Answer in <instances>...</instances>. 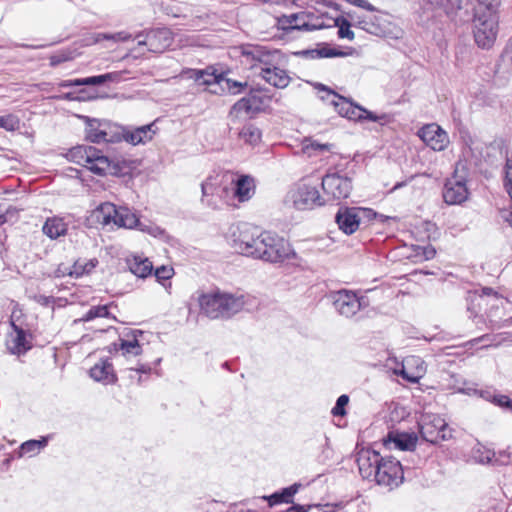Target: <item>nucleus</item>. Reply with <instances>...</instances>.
I'll return each instance as SVG.
<instances>
[{
	"mask_svg": "<svg viewBox=\"0 0 512 512\" xmlns=\"http://www.w3.org/2000/svg\"><path fill=\"white\" fill-rule=\"evenodd\" d=\"M20 127V120L19 118L14 114H6L3 116H0V128L8 131V132H14L18 130Z\"/></svg>",
	"mask_w": 512,
	"mask_h": 512,
	"instance_id": "obj_44",
	"label": "nucleus"
},
{
	"mask_svg": "<svg viewBox=\"0 0 512 512\" xmlns=\"http://www.w3.org/2000/svg\"><path fill=\"white\" fill-rule=\"evenodd\" d=\"M119 75L118 73H106L102 75L97 76H91L87 78H79V79H73V80H67L63 82L60 86L61 87H73V86H96L101 85L106 82H113L118 80Z\"/></svg>",
	"mask_w": 512,
	"mask_h": 512,
	"instance_id": "obj_26",
	"label": "nucleus"
},
{
	"mask_svg": "<svg viewBox=\"0 0 512 512\" xmlns=\"http://www.w3.org/2000/svg\"><path fill=\"white\" fill-rule=\"evenodd\" d=\"M65 156L70 162L78 164L98 176L123 175L124 170L128 168L125 161L110 159L100 149L89 145L72 147Z\"/></svg>",
	"mask_w": 512,
	"mask_h": 512,
	"instance_id": "obj_3",
	"label": "nucleus"
},
{
	"mask_svg": "<svg viewBox=\"0 0 512 512\" xmlns=\"http://www.w3.org/2000/svg\"><path fill=\"white\" fill-rule=\"evenodd\" d=\"M258 75L268 84L280 89L286 88L291 81L288 72L279 66L276 52L272 55L271 65L262 68Z\"/></svg>",
	"mask_w": 512,
	"mask_h": 512,
	"instance_id": "obj_13",
	"label": "nucleus"
},
{
	"mask_svg": "<svg viewBox=\"0 0 512 512\" xmlns=\"http://www.w3.org/2000/svg\"><path fill=\"white\" fill-rule=\"evenodd\" d=\"M335 309L343 316L351 317L362 307L361 298L350 290H339L333 294Z\"/></svg>",
	"mask_w": 512,
	"mask_h": 512,
	"instance_id": "obj_15",
	"label": "nucleus"
},
{
	"mask_svg": "<svg viewBox=\"0 0 512 512\" xmlns=\"http://www.w3.org/2000/svg\"><path fill=\"white\" fill-rule=\"evenodd\" d=\"M418 425L421 437L432 444L446 441L452 437V429L448 426L445 419L438 414H422Z\"/></svg>",
	"mask_w": 512,
	"mask_h": 512,
	"instance_id": "obj_7",
	"label": "nucleus"
},
{
	"mask_svg": "<svg viewBox=\"0 0 512 512\" xmlns=\"http://www.w3.org/2000/svg\"><path fill=\"white\" fill-rule=\"evenodd\" d=\"M346 1L351 4L356 5L358 7L370 9V4L367 2V0H346Z\"/></svg>",
	"mask_w": 512,
	"mask_h": 512,
	"instance_id": "obj_56",
	"label": "nucleus"
},
{
	"mask_svg": "<svg viewBox=\"0 0 512 512\" xmlns=\"http://www.w3.org/2000/svg\"><path fill=\"white\" fill-rule=\"evenodd\" d=\"M321 185L324 193L333 200L348 198L353 189L351 179L337 173L325 175Z\"/></svg>",
	"mask_w": 512,
	"mask_h": 512,
	"instance_id": "obj_11",
	"label": "nucleus"
},
{
	"mask_svg": "<svg viewBox=\"0 0 512 512\" xmlns=\"http://www.w3.org/2000/svg\"><path fill=\"white\" fill-rule=\"evenodd\" d=\"M224 79L223 74H216L215 71L210 72L209 69L195 71V80L202 85L220 84Z\"/></svg>",
	"mask_w": 512,
	"mask_h": 512,
	"instance_id": "obj_37",
	"label": "nucleus"
},
{
	"mask_svg": "<svg viewBox=\"0 0 512 512\" xmlns=\"http://www.w3.org/2000/svg\"><path fill=\"white\" fill-rule=\"evenodd\" d=\"M257 259L270 263H285L297 258V253L285 238L269 231H263Z\"/></svg>",
	"mask_w": 512,
	"mask_h": 512,
	"instance_id": "obj_5",
	"label": "nucleus"
},
{
	"mask_svg": "<svg viewBox=\"0 0 512 512\" xmlns=\"http://www.w3.org/2000/svg\"><path fill=\"white\" fill-rule=\"evenodd\" d=\"M230 186H233L230 194L239 202L250 200L256 190L255 179L250 175H236L232 173V183Z\"/></svg>",
	"mask_w": 512,
	"mask_h": 512,
	"instance_id": "obj_19",
	"label": "nucleus"
},
{
	"mask_svg": "<svg viewBox=\"0 0 512 512\" xmlns=\"http://www.w3.org/2000/svg\"><path fill=\"white\" fill-rule=\"evenodd\" d=\"M321 91L326 92L325 99L329 102L330 105L333 106L334 110L342 117L345 113H347V109L350 108L353 103L351 100L341 96L330 88L321 85Z\"/></svg>",
	"mask_w": 512,
	"mask_h": 512,
	"instance_id": "obj_30",
	"label": "nucleus"
},
{
	"mask_svg": "<svg viewBox=\"0 0 512 512\" xmlns=\"http://www.w3.org/2000/svg\"><path fill=\"white\" fill-rule=\"evenodd\" d=\"M129 372L130 379L140 385L150 377L152 368L148 364H140L136 368H130Z\"/></svg>",
	"mask_w": 512,
	"mask_h": 512,
	"instance_id": "obj_40",
	"label": "nucleus"
},
{
	"mask_svg": "<svg viewBox=\"0 0 512 512\" xmlns=\"http://www.w3.org/2000/svg\"><path fill=\"white\" fill-rule=\"evenodd\" d=\"M500 0H476L473 8V36L478 47L491 48L499 30Z\"/></svg>",
	"mask_w": 512,
	"mask_h": 512,
	"instance_id": "obj_2",
	"label": "nucleus"
},
{
	"mask_svg": "<svg viewBox=\"0 0 512 512\" xmlns=\"http://www.w3.org/2000/svg\"><path fill=\"white\" fill-rule=\"evenodd\" d=\"M23 313L21 312V314L18 312L16 313V323L19 322L20 318L22 317Z\"/></svg>",
	"mask_w": 512,
	"mask_h": 512,
	"instance_id": "obj_59",
	"label": "nucleus"
},
{
	"mask_svg": "<svg viewBox=\"0 0 512 512\" xmlns=\"http://www.w3.org/2000/svg\"><path fill=\"white\" fill-rule=\"evenodd\" d=\"M198 303L200 311L211 319L228 318L239 312L245 304L243 296L221 291L200 294Z\"/></svg>",
	"mask_w": 512,
	"mask_h": 512,
	"instance_id": "obj_4",
	"label": "nucleus"
},
{
	"mask_svg": "<svg viewBox=\"0 0 512 512\" xmlns=\"http://www.w3.org/2000/svg\"><path fill=\"white\" fill-rule=\"evenodd\" d=\"M425 373L424 361L419 356L414 355L405 357L401 368L394 370V374L411 383H418Z\"/></svg>",
	"mask_w": 512,
	"mask_h": 512,
	"instance_id": "obj_16",
	"label": "nucleus"
},
{
	"mask_svg": "<svg viewBox=\"0 0 512 512\" xmlns=\"http://www.w3.org/2000/svg\"><path fill=\"white\" fill-rule=\"evenodd\" d=\"M349 402V397L345 394L338 397L335 406L332 408L331 413L334 416H344L346 415L345 406Z\"/></svg>",
	"mask_w": 512,
	"mask_h": 512,
	"instance_id": "obj_48",
	"label": "nucleus"
},
{
	"mask_svg": "<svg viewBox=\"0 0 512 512\" xmlns=\"http://www.w3.org/2000/svg\"><path fill=\"white\" fill-rule=\"evenodd\" d=\"M48 438L47 437H41V439L36 440H28L21 444L19 447L18 457L23 456H34L38 454L44 447L47 446Z\"/></svg>",
	"mask_w": 512,
	"mask_h": 512,
	"instance_id": "obj_34",
	"label": "nucleus"
},
{
	"mask_svg": "<svg viewBox=\"0 0 512 512\" xmlns=\"http://www.w3.org/2000/svg\"><path fill=\"white\" fill-rule=\"evenodd\" d=\"M330 148H331L330 144H321L316 141H311L309 144H306L304 146V150L308 153L310 151H320V152L329 151Z\"/></svg>",
	"mask_w": 512,
	"mask_h": 512,
	"instance_id": "obj_51",
	"label": "nucleus"
},
{
	"mask_svg": "<svg viewBox=\"0 0 512 512\" xmlns=\"http://www.w3.org/2000/svg\"><path fill=\"white\" fill-rule=\"evenodd\" d=\"M155 123L137 127L133 130H125L122 134L123 140L132 145L145 144L151 141L156 134Z\"/></svg>",
	"mask_w": 512,
	"mask_h": 512,
	"instance_id": "obj_24",
	"label": "nucleus"
},
{
	"mask_svg": "<svg viewBox=\"0 0 512 512\" xmlns=\"http://www.w3.org/2000/svg\"><path fill=\"white\" fill-rule=\"evenodd\" d=\"M365 211V209L357 207L341 208L336 214V223L344 233L353 234L358 230L361 214H364Z\"/></svg>",
	"mask_w": 512,
	"mask_h": 512,
	"instance_id": "obj_17",
	"label": "nucleus"
},
{
	"mask_svg": "<svg viewBox=\"0 0 512 512\" xmlns=\"http://www.w3.org/2000/svg\"><path fill=\"white\" fill-rule=\"evenodd\" d=\"M356 463L361 477L379 486L392 490L404 481L400 461L391 456L383 457L375 450L363 448L356 454Z\"/></svg>",
	"mask_w": 512,
	"mask_h": 512,
	"instance_id": "obj_1",
	"label": "nucleus"
},
{
	"mask_svg": "<svg viewBox=\"0 0 512 512\" xmlns=\"http://www.w3.org/2000/svg\"><path fill=\"white\" fill-rule=\"evenodd\" d=\"M90 377L103 384H114L117 381V374L109 359H100L89 370Z\"/></svg>",
	"mask_w": 512,
	"mask_h": 512,
	"instance_id": "obj_22",
	"label": "nucleus"
},
{
	"mask_svg": "<svg viewBox=\"0 0 512 512\" xmlns=\"http://www.w3.org/2000/svg\"><path fill=\"white\" fill-rule=\"evenodd\" d=\"M487 340H489V341H490V340H492V339H491V336H490L489 334H484V335H482V336H480V337H477V338L472 339L469 343H471L472 345H474V344H477V343H479V342L487 341Z\"/></svg>",
	"mask_w": 512,
	"mask_h": 512,
	"instance_id": "obj_57",
	"label": "nucleus"
},
{
	"mask_svg": "<svg viewBox=\"0 0 512 512\" xmlns=\"http://www.w3.org/2000/svg\"><path fill=\"white\" fill-rule=\"evenodd\" d=\"M42 231L50 239H57L67 233L68 225L63 218L53 216L47 218L42 227Z\"/></svg>",
	"mask_w": 512,
	"mask_h": 512,
	"instance_id": "obj_28",
	"label": "nucleus"
},
{
	"mask_svg": "<svg viewBox=\"0 0 512 512\" xmlns=\"http://www.w3.org/2000/svg\"><path fill=\"white\" fill-rule=\"evenodd\" d=\"M435 255V248L432 245H426L415 246L411 257L414 258V262H423L433 259Z\"/></svg>",
	"mask_w": 512,
	"mask_h": 512,
	"instance_id": "obj_41",
	"label": "nucleus"
},
{
	"mask_svg": "<svg viewBox=\"0 0 512 512\" xmlns=\"http://www.w3.org/2000/svg\"><path fill=\"white\" fill-rule=\"evenodd\" d=\"M418 437L414 432H400L398 430L390 431L383 439L385 446L393 443L394 447L402 451H412L415 449Z\"/></svg>",
	"mask_w": 512,
	"mask_h": 512,
	"instance_id": "obj_23",
	"label": "nucleus"
},
{
	"mask_svg": "<svg viewBox=\"0 0 512 512\" xmlns=\"http://www.w3.org/2000/svg\"><path fill=\"white\" fill-rule=\"evenodd\" d=\"M18 312L21 314V308L18 304H15L10 316V325L14 335L11 336L9 349L13 354L23 355L32 348L33 335L16 324L15 318Z\"/></svg>",
	"mask_w": 512,
	"mask_h": 512,
	"instance_id": "obj_10",
	"label": "nucleus"
},
{
	"mask_svg": "<svg viewBox=\"0 0 512 512\" xmlns=\"http://www.w3.org/2000/svg\"><path fill=\"white\" fill-rule=\"evenodd\" d=\"M262 240L263 232H259L257 228L245 226L234 239V245L241 254L257 259Z\"/></svg>",
	"mask_w": 512,
	"mask_h": 512,
	"instance_id": "obj_9",
	"label": "nucleus"
},
{
	"mask_svg": "<svg viewBox=\"0 0 512 512\" xmlns=\"http://www.w3.org/2000/svg\"><path fill=\"white\" fill-rule=\"evenodd\" d=\"M113 304L92 306L82 317L81 321L88 322L96 318H110L109 308Z\"/></svg>",
	"mask_w": 512,
	"mask_h": 512,
	"instance_id": "obj_39",
	"label": "nucleus"
},
{
	"mask_svg": "<svg viewBox=\"0 0 512 512\" xmlns=\"http://www.w3.org/2000/svg\"><path fill=\"white\" fill-rule=\"evenodd\" d=\"M507 405L512 407V401H507Z\"/></svg>",
	"mask_w": 512,
	"mask_h": 512,
	"instance_id": "obj_61",
	"label": "nucleus"
},
{
	"mask_svg": "<svg viewBox=\"0 0 512 512\" xmlns=\"http://www.w3.org/2000/svg\"><path fill=\"white\" fill-rule=\"evenodd\" d=\"M468 196L469 190L464 178L454 174L447 179L443 191V198L447 204H462L468 199Z\"/></svg>",
	"mask_w": 512,
	"mask_h": 512,
	"instance_id": "obj_14",
	"label": "nucleus"
},
{
	"mask_svg": "<svg viewBox=\"0 0 512 512\" xmlns=\"http://www.w3.org/2000/svg\"><path fill=\"white\" fill-rule=\"evenodd\" d=\"M154 275L159 281L168 280L174 275V269L172 266L162 265L155 269Z\"/></svg>",
	"mask_w": 512,
	"mask_h": 512,
	"instance_id": "obj_49",
	"label": "nucleus"
},
{
	"mask_svg": "<svg viewBox=\"0 0 512 512\" xmlns=\"http://www.w3.org/2000/svg\"><path fill=\"white\" fill-rule=\"evenodd\" d=\"M446 0H427V4L431 6L432 9H442L444 11Z\"/></svg>",
	"mask_w": 512,
	"mask_h": 512,
	"instance_id": "obj_55",
	"label": "nucleus"
},
{
	"mask_svg": "<svg viewBox=\"0 0 512 512\" xmlns=\"http://www.w3.org/2000/svg\"><path fill=\"white\" fill-rule=\"evenodd\" d=\"M296 203H302L303 205H318L321 206L324 202L321 200L319 191L315 187L304 186L299 191V199Z\"/></svg>",
	"mask_w": 512,
	"mask_h": 512,
	"instance_id": "obj_35",
	"label": "nucleus"
},
{
	"mask_svg": "<svg viewBox=\"0 0 512 512\" xmlns=\"http://www.w3.org/2000/svg\"><path fill=\"white\" fill-rule=\"evenodd\" d=\"M129 270L140 278H146L152 274L153 264L148 258L142 256H132L127 260Z\"/></svg>",
	"mask_w": 512,
	"mask_h": 512,
	"instance_id": "obj_29",
	"label": "nucleus"
},
{
	"mask_svg": "<svg viewBox=\"0 0 512 512\" xmlns=\"http://www.w3.org/2000/svg\"><path fill=\"white\" fill-rule=\"evenodd\" d=\"M6 222V217L4 215H0V225Z\"/></svg>",
	"mask_w": 512,
	"mask_h": 512,
	"instance_id": "obj_58",
	"label": "nucleus"
},
{
	"mask_svg": "<svg viewBox=\"0 0 512 512\" xmlns=\"http://www.w3.org/2000/svg\"><path fill=\"white\" fill-rule=\"evenodd\" d=\"M95 221L103 227L132 229L137 226V216L126 207H117L113 203L100 204L92 213Z\"/></svg>",
	"mask_w": 512,
	"mask_h": 512,
	"instance_id": "obj_6",
	"label": "nucleus"
},
{
	"mask_svg": "<svg viewBox=\"0 0 512 512\" xmlns=\"http://www.w3.org/2000/svg\"><path fill=\"white\" fill-rule=\"evenodd\" d=\"M87 138L93 143L112 142L113 141V139L108 137V134L106 131L98 129V128H92V126H90V128L87 132Z\"/></svg>",
	"mask_w": 512,
	"mask_h": 512,
	"instance_id": "obj_45",
	"label": "nucleus"
},
{
	"mask_svg": "<svg viewBox=\"0 0 512 512\" xmlns=\"http://www.w3.org/2000/svg\"><path fill=\"white\" fill-rule=\"evenodd\" d=\"M494 308L498 309L499 308L498 304H492L491 309L489 311H486L487 317H492V309H494ZM503 325L504 324L501 322V318H499V320L490 318L487 323V328L493 330L495 328H500Z\"/></svg>",
	"mask_w": 512,
	"mask_h": 512,
	"instance_id": "obj_52",
	"label": "nucleus"
},
{
	"mask_svg": "<svg viewBox=\"0 0 512 512\" xmlns=\"http://www.w3.org/2000/svg\"><path fill=\"white\" fill-rule=\"evenodd\" d=\"M507 221L509 222L510 226L512 227V212L509 214Z\"/></svg>",
	"mask_w": 512,
	"mask_h": 512,
	"instance_id": "obj_60",
	"label": "nucleus"
},
{
	"mask_svg": "<svg viewBox=\"0 0 512 512\" xmlns=\"http://www.w3.org/2000/svg\"><path fill=\"white\" fill-rule=\"evenodd\" d=\"M73 56L69 51H63L53 54L49 57V64L51 67L58 66L64 62L71 61Z\"/></svg>",
	"mask_w": 512,
	"mask_h": 512,
	"instance_id": "obj_47",
	"label": "nucleus"
},
{
	"mask_svg": "<svg viewBox=\"0 0 512 512\" xmlns=\"http://www.w3.org/2000/svg\"><path fill=\"white\" fill-rule=\"evenodd\" d=\"M274 53L275 52L268 51L261 46H251L243 49V62L249 66L250 69H258L260 72L266 65H271L272 55Z\"/></svg>",
	"mask_w": 512,
	"mask_h": 512,
	"instance_id": "obj_20",
	"label": "nucleus"
},
{
	"mask_svg": "<svg viewBox=\"0 0 512 512\" xmlns=\"http://www.w3.org/2000/svg\"><path fill=\"white\" fill-rule=\"evenodd\" d=\"M339 38H347L349 40L354 39V32L351 30V25L348 21L344 20L338 29Z\"/></svg>",
	"mask_w": 512,
	"mask_h": 512,
	"instance_id": "obj_50",
	"label": "nucleus"
},
{
	"mask_svg": "<svg viewBox=\"0 0 512 512\" xmlns=\"http://www.w3.org/2000/svg\"><path fill=\"white\" fill-rule=\"evenodd\" d=\"M312 505H292L285 512H309Z\"/></svg>",
	"mask_w": 512,
	"mask_h": 512,
	"instance_id": "obj_54",
	"label": "nucleus"
},
{
	"mask_svg": "<svg viewBox=\"0 0 512 512\" xmlns=\"http://www.w3.org/2000/svg\"><path fill=\"white\" fill-rule=\"evenodd\" d=\"M125 357L138 356L142 353V346L139 343L136 334L133 333L128 339H120L117 348Z\"/></svg>",
	"mask_w": 512,
	"mask_h": 512,
	"instance_id": "obj_33",
	"label": "nucleus"
},
{
	"mask_svg": "<svg viewBox=\"0 0 512 512\" xmlns=\"http://www.w3.org/2000/svg\"><path fill=\"white\" fill-rule=\"evenodd\" d=\"M132 39L131 34L121 31L114 34L98 33L95 35L94 42H100L103 40H112L114 42H126Z\"/></svg>",
	"mask_w": 512,
	"mask_h": 512,
	"instance_id": "obj_43",
	"label": "nucleus"
},
{
	"mask_svg": "<svg viewBox=\"0 0 512 512\" xmlns=\"http://www.w3.org/2000/svg\"><path fill=\"white\" fill-rule=\"evenodd\" d=\"M98 265V260L96 258L93 259H77L69 270V275L72 277H82L84 275L90 274L95 267Z\"/></svg>",
	"mask_w": 512,
	"mask_h": 512,
	"instance_id": "obj_32",
	"label": "nucleus"
},
{
	"mask_svg": "<svg viewBox=\"0 0 512 512\" xmlns=\"http://www.w3.org/2000/svg\"><path fill=\"white\" fill-rule=\"evenodd\" d=\"M172 32L167 28H158L147 33L144 44L153 53H162L173 44Z\"/></svg>",
	"mask_w": 512,
	"mask_h": 512,
	"instance_id": "obj_18",
	"label": "nucleus"
},
{
	"mask_svg": "<svg viewBox=\"0 0 512 512\" xmlns=\"http://www.w3.org/2000/svg\"><path fill=\"white\" fill-rule=\"evenodd\" d=\"M256 114L252 109L248 99L246 97H242L239 99L234 105L231 107L229 111V117L232 120H239L243 117L250 116Z\"/></svg>",
	"mask_w": 512,
	"mask_h": 512,
	"instance_id": "obj_36",
	"label": "nucleus"
},
{
	"mask_svg": "<svg viewBox=\"0 0 512 512\" xmlns=\"http://www.w3.org/2000/svg\"><path fill=\"white\" fill-rule=\"evenodd\" d=\"M262 133L259 128L253 124L245 125L239 132V138L245 143L256 145L261 140Z\"/></svg>",
	"mask_w": 512,
	"mask_h": 512,
	"instance_id": "obj_38",
	"label": "nucleus"
},
{
	"mask_svg": "<svg viewBox=\"0 0 512 512\" xmlns=\"http://www.w3.org/2000/svg\"><path fill=\"white\" fill-rule=\"evenodd\" d=\"M225 80L227 82L228 89L234 94L241 92L247 86L246 82L242 83V82L234 81L231 79H225Z\"/></svg>",
	"mask_w": 512,
	"mask_h": 512,
	"instance_id": "obj_53",
	"label": "nucleus"
},
{
	"mask_svg": "<svg viewBox=\"0 0 512 512\" xmlns=\"http://www.w3.org/2000/svg\"><path fill=\"white\" fill-rule=\"evenodd\" d=\"M300 484H293L289 487L283 488L281 491H277L271 495L263 496L262 499L267 502L270 507L279 504H291L295 494L300 488Z\"/></svg>",
	"mask_w": 512,
	"mask_h": 512,
	"instance_id": "obj_27",
	"label": "nucleus"
},
{
	"mask_svg": "<svg viewBox=\"0 0 512 512\" xmlns=\"http://www.w3.org/2000/svg\"><path fill=\"white\" fill-rule=\"evenodd\" d=\"M417 136L427 147L435 152L446 150L450 144L448 133L437 123L423 125L417 131Z\"/></svg>",
	"mask_w": 512,
	"mask_h": 512,
	"instance_id": "obj_8",
	"label": "nucleus"
},
{
	"mask_svg": "<svg viewBox=\"0 0 512 512\" xmlns=\"http://www.w3.org/2000/svg\"><path fill=\"white\" fill-rule=\"evenodd\" d=\"M246 98L248 99L255 113L260 112L270 100L269 97L260 95L258 90H251Z\"/></svg>",
	"mask_w": 512,
	"mask_h": 512,
	"instance_id": "obj_42",
	"label": "nucleus"
},
{
	"mask_svg": "<svg viewBox=\"0 0 512 512\" xmlns=\"http://www.w3.org/2000/svg\"><path fill=\"white\" fill-rule=\"evenodd\" d=\"M469 297L472 302H477V306L481 308L482 305H488V299L490 298L495 302L502 304L500 294L491 287H483L480 290H474L469 292Z\"/></svg>",
	"mask_w": 512,
	"mask_h": 512,
	"instance_id": "obj_31",
	"label": "nucleus"
},
{
	"mask_svg": "<svg viewBox=\"0 0 512 512\" xmlns=\"http://www.w3.org/2000/svg\"><path fill=\"white\" fill-rule=\"evenodd\" d=\"M342 117H345L352 121H373L378 122L381 125L389 124L393 121L391 115L383 113L380 115L375 114L372 111L367 110L366 108L355 104L354 102L351 104L350 108L347 109V113H345Z\"/></svg>",
	"mask_w": 512,
	"mask_h": 512,
	"instance_id": "obj_21",
	"label": "nucleus"
},
{
	"mask_svg": "<svg viewBox=\"0 0 512 512\" xmlns=\"http://www.w3.org/2000/svg\"><path fill=\"white\" fill-rule=\"evenodd\" d=\"M316 58H335V57H349L356 53L353 47H340L328 43L318 44L317 48L312 50Z\"/></svg>",
	"mask_w": 512,
	"mask_h": 512,
	"instance_id": "obj_25",
	"label": "nucleus"
},
{
	"mask_svg": "<svg viewBox=\"0 0 512 512\" xmlns=\"http://www.w3.org/2000/svg\"><path fill=\"white\" fill-rule=\"evenodd\" d=\"M468 1L469 0H446L444 12L448 16L456 15L468 4Z\"/></svg>",
	"mask_w": 512,
	"mask_h": 512,
	"instance_id": "obj_46",
	"label": "nucleus"
},
{
	"mask_svg": "<svg viewBox=\"0 0 512 512\" xmlns=\"http://www.w3.org/2000/svg\"><path fill=\"white\" fill-rule=\"evenodd\" d=\"M232 183V172H223L210 175L201 185L202 196L208 197L217 195L221 199L230 196V184Z\"/></svg>",
	"mask_w": 512,
	"mask_h": 512,
	"instance_id": "obj_12",
	"label": "nucleus"
}]
</instances>
